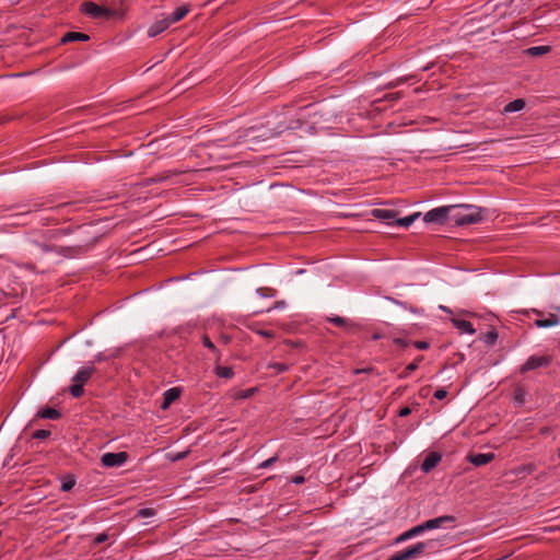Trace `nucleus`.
Listing matches in <instances>:
<instances>
[{
	"label": "nucleus",
	"mask_w": 560,
	"mask_h": 560,
	"mask_svg": "<svg viewBox=\"0 0 560 560\" xmlns=\"http://www.w3.org/2000/svg\"><path fill=\"white\" fill-rule=\"evenodd\" d=\"M80 11L83 14L97 20H108L115 15L114 10L92 1L82 2L80 5Z\"/></svg>",
	"instance_id": "nucleus-4"
},
{
	"label": "nucleus",
	"mask_w": 560,
	"mask_h": 560,
	"mask_svg": "<svg viewBox=\"0 0 560 560\" xmlns=\"http://www.w3.org/2000/svg\"><path fill=\"white\" fill-rule=\"evenodd\" d=\"M37 417L43 418V419L58 420L61 417V412L55 408L47 407V408H42L37 412Z\"/></svg>",
	"instance_id": "nucleus-21"
},
{
	"label": "nucleus",
	"mask_w": 560,
	"mask_h": 560,
	"mask_svg": "<svg viewBox=\"0 0 560 560\" xmlns=\"http://www.w3.org/2000/svg\"><path fill=\"white\" fill-rule=\"evenodd\" d=\"M34 244L38 246L43 253L55 252L58 255L65 256L67 258H74L92 249L96 244V238H93L86 243H80L71 246H50L45 243L36 242Z\"/></svg>",
	"instance_id": "nucleus-2"
},
{
	"label": "nucleus",
	"mask_w": 560,
	"mask_h": 560,
	"mask_svg": "<svg viewBox=\"0 0 560 560\" xmlns=\"http://www.w3.org/2000/svg\"><path fill=\"white\" fill-rule=\"evenodd\" d=\"M95 372V366L89 364L78 370L72 377L73 384L69 386V393L74 398H80L84 395V385L90 381Z\"/></svg>",
	"instance_id": "nucleus-3"
},
{
	"label": "nucleus",
	"mask_w": 560,
	"mask_h": 560,
	"mask_svg": "<svg viewBox=\"0 0 560 560\" xmlns=\"http://www.w3.org/2000/svg\"><path fill=\"white\" fill-rule=\"evenodd\" d=\"M560 323V318L556 314H548L546 318H537L534 325L538 328H549L557 326Z\"/></svg>",
	"instance_id": "nucleus-16"
},
{
	"label": "nucleus",
	"mask_w": 560,
	"mask_h": 560,
	"mask_svg": "<svg viewBox=\"0 0 560 560\" xmlns=\"http://www.w3.org/2000/svg\"><path fill=\"white\" fill-rule=\"evenodd\" d=\"M410 413H411V409H410L408 406H406V407H402V408L399 410L398 416H399V417H407V416H409Z\"/></svg>",
	"instance_id": "nucleus-47"
},
{
	"label": "nucleus",
	"mask_w": 560,
	"mask_h": 560,
	"mask_svg": "<svg viewBox=\"0 0 560 560\" xmlns=\"http://www.w3.org/2000/svg\"><path fill=\"white\" fill-rule=\"evenodd\" d=\"M45 202H34L31 206H28L27 209L20 211L15 214H12L10 224L15 226H22L27 224L26 217L32 212L40 211L45 207Z\"/></svg>",
	"instance_id": "nucleus-8"
},
{
	"label": "nucleus",
	"mask_w": 560,
	"mask_h": 560,
	"mask_svg": "<svg viewBox=\"0 0 560 560\" xmlns=\"http://www.w3.org/2000/svg\"><path fill=\"white\" fill-rule=\"evenodd\" d=\"M180 388L172 387L164 392L163 394V402L161 405L162 409H167L175 400H177L180 396Z\"/></svg>",
	"instance_id": "nucleus-14"
},
{
	"label": "nucleus",
	"mask_w": 560,
	"mask_h": 560,
	"mask_svg": "<svg viewBox=\"0 0 560 560\" xmlns=\"http://www.w3.org/2000/svg\"><path fill=\"white\" fill-rule=\"evenodd\" d=\"M214 374L218 377L231 378L234 375V371H233V369L231 366H221V365L218 364L214 368Z\"/></svg>",
	"instance_id": "nucleus-26"
},
{
	"label": "nucleus",
	"mask_w": 560,
	"mask_h": 560,
	"mask_svg": "<svg viewBox=\"0 0 560 560\" xmlns=\"http://www.w3.org/2000/svg\"><path fill=\"white\" fill-rule=\"evenodd\" d=\"M412 345L415 348H417L419 350H428L430 348V343L424 340H417V341L412 342Z\"/></svg>",
	"instance_id": "nucleus-40"
},
{
	"label": "nucleus",
	"mask_w": 560,
	"mask_h": 560,
	"mask_svg": "<svg viewBox=\"0 0 560 560\" xmlns=\"http://www.w3.org/2000/svg\"><path fill=\"white\" fill-rule=\"evenodd\" d=\"M327 320L338 327H343V328H353L354 325L351 324L348 319L341 317V316H332V317H328Z\"/></svg>",
	"instance_id": "nucleus-27"
},
{
	"label": "nucleus",
	"mask_w": 560,
	"mask_h": 560,
	"mask_svg": "<svg viewBox=\"0 0 560 560\" xmlns=\"http://www.w3.org/2000/svg\"><path fill=\"white\" fill-rule=\"evenodd\" d=\"M156 514V511L152 508H143V509H140L136 516L137 517H140V518H145V517H152Z\"/></svg>",
	"instance_id": "nucleus-32"
},
{
	"label": "nucleus",
	"mask_w": 560,
	"mask_h": 560,
	"mask_svg": "<svg viewBox=\"0 0 560 560\" xmlns=\"http://www.w3.org/2000/svg\"><path fill=\"white\" fill-rule=\"evenodd\" d=\"M301 126L300 120L294 121V125L287 126L288 129H296Z\"/></svg>",
	"instance_id": "nucleus-52"
},
{
	"label": "nucleus",
	"mask_w": 560,
	"mask_h": 560,
	"mask_svg": "<svg viewBox=\"0 0 560 560\" xmlns=\"http://www.w3.org/2000/svg\"><path fill=\"white\" fill-rule=\"evenodd\" d=\"M292 481L296 485H301L305 481V479L303 476H295V477H293Z\"/></svg>",
	"instance_id": "nucleus-51"
},
{
	"label": "nucleus",
	"mask_w": 560,
	"mask_h": 560,
	"mask_svg": "<svg viewBox=\"0 0 560 560\" xmlns=\"http://www.w3.org/2000/svg\"><path fill=\"white\" fill-rule=\"evenodd\" d=\"M446 396H447V390L445 388H439L433 394V397L438 400H442V399L446 398Z\"/></svg>",
	"instance_id": "nucleus-42"
},
{
	"label": "nucleus",
	"mask_w": 560,
	"mask_h": 560,
	"mask_svg": "<svg viewBox=\"0 0 560 560\" xmlns=\"http://www.w3.org/2000/svg\"><path fill=\"white\" fill-rule=\"evenodd\" d=\"M81 201H73V202H63L61 205H58L55 208H51L52 210H56L57 212H61L65 209L68 208H74V210H78L79 207H77Z\"/></svg>",
	"instance_id": "nucleus-34"
},
{
	"label": "nucleus",
	"mask_w": 560,
	"mask_h": 560,
	"mask_svg": "<svg viewBox=\"0 0 560 560\" xmlns=\"http://www.w3.org/2000/svg\"><path fill=\"white\" fill-rule=\"evenodd\" d=\"M455 521H456V518L453 515H443V516H439V517H435V518L428 520V521L423 522L420 525H421V529L424 533L425 530H431V529L440 528V527H443V526H445L447 524H454Z\"/></svg>",
	"instance_id": "nucleus-9"
},
{
	"label": "nucleus",
	"mask_w": 560,
	"mask_h": 560,
	"mask_svg": "<svg viewBox=\"0 0 560 560\" xmlns=\"http://www.w3.org/2000/svg\"><path fill=\"white\" fill-rule=\"evenodd\" d=\"M372 215L378 220L385 221L388 224H392V221H396L397 211L392 209H373Z\"/></svg>",
	"instance_id": "nucleus-13"
},
{
	"label": "nucleus",
	"mask_w": 560,
	"mask_h": 560,
	"mask_svg": "<svg viewBox=\"0 0 560 560\" xmlns=\"http://www.w3.org/2000/svg\"><path fill=\"white\" fill-rule=\"evenodd\" d=\"M108 538H109V535L107 533H101L94 537L93 542L91 544V547H96V546L107 541Z\"/></svg>",
	"instance_id": "nucleus-35"
},
{
	"label": "nucleus",
	"mask_w": 560,
	"mask_h": 560,
	"mask_svg": "<svg viewBox=\"0 0 560 560\" xmlns=\"http://www.w3.org/2000/svg\"><path fill=\"white\" fill-rule=\"evenodd\" d=\"M189 11H190L189 5H186V4L180 5L177 9H175V11L173 13L168 14L165 18L167 19V21L171 24H174V23L183 20L188 14Z\"/></svg>",
	"instance_id": "nucleus-18"
},
{
	"label": "nucleus",
	"mask_w": 560,
	"mask_h": 560,
	"mask_svg": "<svg viewBox=\"0 0 560 560\" xmlns=\"http://www.w3.org/2000/svg\"><path fill=\"white\" fill-rule=\"evenodd\" d=\"M172 24L167 21L166 18L154 22L149 28H148V36L149 37H155L166 31Z\"/></svg>",
	"instance_id": "nucleus-15"
},
{
	"label": "nucleus",
	"mask_w": 560,
	"mask_h": 560,
	"mask_svg": "<svg viewBox=\"0 0 560 560\" xmlns=\"http://www.w3.org/2000/svg\"><path fill=\"white\" fill-rule=\"evenodd\" d=\"M525 101L523 98H516L510 103H508L504 108H503V113L508 114V113H514V112H520L522 110L524 107H525Z\"/></svg>",
	"instance_id": "nucleus-24"
},
{
	"label": "nucleus",
	"mask_w": 560,
	"mask_h": 560,
	"mask_svg": "<svg viewBox=\"0 0 560 560\" xmlns=\"http://www.w3.org/2000/svg\"><path fill=\"white\" fill-rule=\"evenodd\" d=\"M75 485V479L71 476H68L61 483L60 489L65 492L70 491Z\"/></svg>",
	"instance_id": "nucleus-33"
},
{
	"label": "nucleus",
	"mask_w": 560,
	"mask_h": 560,
	"mask_svg": "<svg viewBox=\"0 0 560 560\" xmlns=\"http://www.w3.org/2000/svg\"><path fill=\"white\" fill-rule=\"evenodd\" d=\"M259 335H261L265 338H270V337L273 336V331H271V330H260Z\"/></svg>",
	"instance_id": "nucleus-49"
},
{
	"label": "nucleus",
	"mask_w": 560,
	"mask_h": 560,
	"mask_svg": "<svg viewBox=\"0 0 560 560\" xmlns=\"http://www.w3.org/2000/svg\"><path fill=\"white\" fill-rule=\"evenodd\" d=\"M129 458V454L127 452H118V453H104L101 457V463L103 466L112 468V467H120L122 466Z\"/></svg>",
	"instance_id": "nucleus-7"
},
{
	"label": "nucleus",
	"mask_w": 560,
	"mask_h": 560,
	"mask_svg": "<svg viewBox=\"0 0 560 560\" xmlns=\"http://www.w3.org/2000/svg\"><path fill=\"white\" fill-rule=\"evenodd\" d=\"M388 560H408L406 556V550H400L388 558Z\"/></svg>",
	"instance_id": "nucleus-41"
},
{
	"label": "nucleus",
	"mask_w": 560,
	"mask_h": 560,
	"mask_svg": "<svg viewBox=\"0 0 560 560\" xmlns=\"http://www.w3.org/2000/svg\"><path fill=\"white\" fill-rule=\"evenodd\" d=\"M190 451L189 450H186L184 452H179V453H176L174 455L171 456V460L172 462H179V460H183L185 459L188 455H189Z\"/></svg>",
	"instance_id": "nucleus-39"
},
{
	"label": "nucleus",
	"mask_w": 560,
	"mask_h": 560,
	"mask_svg": "<svg viewBox=\"0 0 560 560\" xmlns=\"http://www.w3.org/2000/svg\"><path fill=\"white\" fill-rule=\"evenodd\" d=\"M441 454L436 452L429 453L421 464V470L425 474L430 472L441 462Z\"/></svg>",
	"instance_id": "nucleus-12"
},
{
	"label": "nucleus",
	"mask_w": 560,
	"mask_h": 560,
	"mask_svg": "<svg viewBox=\"0 0 560 560\" xmlns=\"http://www.w3.org/2000/svg\"><path fill=\"white\" fill-rule=\"evenodd\" d=\"M441 308L444 311V312H451L448 307L446 306H441Z\"/></svg>",
	"instance_id": "nucleus-57"
},
{
	"label": "nucleus",
	"mask_w": 560,
	"mask_h": 560,
	"mask_svg": "<svg viewBox=\"0 0 560 560\" xmlns=\"http://www.w3.org/2000/svg\"><path fill=\"white\" fill-rule=\"evenodd\" d=\"M420 215V213H413L411 215H408V217H405V218H401V219H396L395 223L399 226H402V228H408L410 226L415 220Z\"/></svg>",
	"instance_id": "nucleus-28"
},
{
	"label": "nucleus",
	"mask_w": 560,
	"mask_h": 560,
	"mask_svg": "<svg viewBox=\"0 0 560 560\" xmlns=\"http://www.w3.org/2000/svg\"><path fill=\"white\" fill-rule=\"evenodd\" d=\"M551 50L550 46H533L525 50V54L530 57H540L548 54Z\"/></svg>",
	"instance_id": "nucleus-25"
},
{
	"label": "nucleus",
	"mask_w": 560,
	"mask_h": 560,
	"mask_svg": "<svg viewBox=\"0 0 560 560\" xmlns=\"http://www.w3.org/2000/svg\"><path fill=\"white\" fill-rule=\"evenodd\" d=\"M256 292L262 298H272L276 295V290L272 288H258Z\"/></svg>",
	"instance_id": "nucleus-36"
},
{
	"label": "nucleus",
	"mask_w": 560,
	"mask_h": 560,
	"mask_svg": "<svg viewBox=\"0 0 560 560\" xmlns=\"http://www.w3.org/2000/svg\"><path fill=\"white\" fill-rule=\"evenodd\" d=\"M557 310L560 311V306H558Z\"/></svg>",
	"instance_id": "nucleus-59"
},
{
	"label": "nucleus",
	"mask_w": 560,
	"mask_h": 560,
	"mask_svg": "<svg viewBox=\"0 0 560 560\" xmlns=\"http://www.w3.org/2000/svg\"><path fill=\"white\" fill-rule=\"evenodd\" d=\"M277 460H278L277 456L270 457V458L266 459L265 462H262L259 465V467L260 468H268V467L272 466V464L276 463Z\"/></svg>",
	"instance_id": "nucleus-44"
},
{
	"label": "nucleus",
	"mask_w": 560,
	"mask_h": 560,
	"mask_svg": "<svg viewBox=\"0 0 560 560\" xmlns=\"http://www.w3.org/2000/svg\"><path fill=\"white\" fill-rule=\"evenodd\" d=\"M423 530L421 529V525H417L408 530H406L405 533H402L401 535H399L396 539V542H402V541H406L415 536H418L420 534H422Z\"/></svg>",
	"instance_id": "nucleus-23"
},
{
	"label": "nucleus",
	"mask_w": 560,
	"mask_h": 560,
	"mask_svg": "<svg viewBox=\"0 0 560 560\" xmlns=\"http://www.w3.org/2000/svg\"><path fill=\"white\" fill-rule=\"evenodd\" d=\"M272 368L278 372V373H283V372H287L289 370V366L284 363H275L272 365Z\"/></svg>",
	"instance_id": "nucleus-45"
},
{
	"label": "nucleus",
	"mask_w": 560,
	"mask_h": 560,
	"mask_svg": "<svg viewBox=\"0 0 560 560\" xmlns=\"http://www.w3.org/2000/svg\"><path fill=\"white\" fill-rule=\"evenodd\" d=\"M219 342L222 345H229L231 342V337L226 334H221L219 337Z\"/></svg>",
	"instance_id": "nucleus-46"
},
{
	"label": "nucleus",
	"mask_w": 560,
	"mask_h": 560,
	"mask_svg": "<svg viewBox=\"0 0 560 560\" xmlns=\"http://www.w3.org/2000/svg\"><path fill=\"white\" fill-rule=\"evenodd\" d=\"M552 357L551 355H530L526 362L521 366L520 372L522 374L536 370L538 368H547L551 364Z\"/></svg>",
	"instance_id": "nucleus-6"
},
{
	"label": "nucleus",
	"mask_w": 560,
	"mask_h": 560,
	"mask_svg": "<svg viewBox=\"0 0 560 560\" xmlns=\"http://www.w3.org/2000/svg\"><path fill=\"white\" fill-rule=\"evenodd\" d=\"M482 208L474 205H452V223L465 226L482 220Z\"/></svg>",
	"instance_id": "nucleus-1"
},
{
	"label": "nucleus",
	"mask_w": 560,
	"mask_h": 560,
	"mask_svg": "<svg viewBox=\"0 0 560 560\" xmlns=\"http://www.w3.org/2000/svg\"><path fill=\"white\" fill-rule=\"evenodd\" d=\"M2 537V532L0 530V538Z\"/></svg>",
	"instance_id": "nucleus-58"
},
{
	"label": "nucleus",
	"mask_w": 560,
	"mask_h": 560,
	"mask_svg": "<svg viewBox=\"0 0 560 560\" xmlns=\"http://www.w3.org/2000/svg\"><path fill=\"white\" fill-rule=\"evenodd\" d=\"M51 434V432L49 430H44V429H40V430H36L33 434H32V438L33 439H36V440H45L47 438H49Z\"/></svg>",
	"instance_id": "nucleus-37"
},
{
	"label": "nucleus",
	"mask_w": 560,
	"mask_h": 560,
	"mask_svg": "<svg viewBox=\"0 0 560 560\" xmlns=\"http://www.w3.org/2000/svg\"><path fill=\"white\" fill-rule=\"evenodd\" d=\"M70 233H71L70 228H63V229H58V230L47 232V236H48V238H58L60 236L68 235Z\"/></svg>",
	"instance_id": "nucleus-31"
},
{
	"label": "nucleus",
	"mask_w": 560,
	"mask_h": 560,
	"mask_svg": "<svg viewBox=\"0 0 560 560\" xmlns=\"http://www.w3.org/2000/svg\"><path fill=\"white\" fill-rule=\"evenodd\" d=\"M494 458L493 453H477L469 454L467 459L476 467H481L489 464Z\"/></svg>",
	"instance_id": "nucleus-11"
},
{
	"label": "nucleus",
	"mask_w": 560,
	"mask_h": 560,
	"mask_svg": "<svg viewBox=\"0 0 560 560\" xmlns=\"http://www.w3.org/2000/svg\"><path fill=\"white\" fill-rule=\"evenodd\" d=\"M382 337H383V335H382V334H380V332H374V334L372 335V337H371V338H372V340H378V339H381Z\"/></svg>",
	"instance_id": "nucleus-54"
},
{
	"label": "nucleus",
	"mask_w": 560,
	"mask_h": 560,
	"mask_svg": "<svg viewBox=\"0 0 560 560\" xmlns=\"http://www.w3.org/2000/svg\"><path fill=\"white\" fill-rule=\"evenodd\" d=\"M201 343L203 345V347L209 349L215 355V361L217 362H219L221 360V357H222L221 351L211 341L210 337L207 334H203L201 336Z\"/></svg>",
	"instance_id": "nucleus-20"
},
{
	"label": "nucleus",
	"mask_w": 560,
	"mask_h": 560,
	"mask_svg": "<svg viewBox=\"0 0 560 560\" xmlns=\"http://www.w3.org/2000/svg\"><path fill=\"white\" fill-rule=\"evenodd\" d=\"M106 358L102 354V353H98L94 357V360L92 362H90V364L94 365V363L96 362H101L103 360H105Z\"/></svg>",
	"instance_id": "nucleus-48"
},
{
	"label": "nucleus",
	"mask_w": 560,
	"mask_h": 560,
	"mask_svg": "<svg viewBox=\"0 0 560 560\" xmlns=\"http://www.w3.org/2000/svg\"><path fill=\"white\" fill-rule=\"evenodd\" d=\"M498 337L499 335L495 330H490L482 336V340L488 346H493L497 342Z\"/></svg>",
	"instance_id": "nucleus-30"
},
{
	"label": "nucleus",
	"mask_w": 560,
	"mask_h": 560,
	"mask_svg": "<svg viewBox=\"0 0 560 560\" xmlns=\"http://www.w3.org/2000/svg\"><path fill=\"white\" fill-rule=\"evenodd\" d=\"M178 174L179 172L175 170L165 171L161 174L154 175L153 180H155L156 183H162Z\"/></svg>",
	"instance_id": "nucleus-29"
},
{
	"label": "nucleus",
	"mask_w": 560,
	"mask_h": 560,
	"mask_svg": "<svg viewBox=\"0 0 560 560\" xmlns=\"http://www.w3.org/2000/svg\"><path fill=\"white\" fill-rule=\"evenodd\" d=\"M532 312H533L534 314H536V315L540 316V317L544 315V313H542L541 311L536 310V308H533V310H532Z\"/></svg>",
	"instance_id": "nucleus-55"
},
{
	"label": "nucleus",
	"mask_w": 560,
	"mask_h": 560,
	"mask_svg": "<svg viewBox=\"0 0 560 560\" xmlns=\"http://www.w3.org/2000/svg\"><path fill=\"white\" fill-rule=\"evenodd\" d=\"M285 302L284 301H278L275 303V305L271 308H268V311H271L272 308H282L284 307Z\"/></svg>",
	"instance_id": "nucleus-50"
},
{
	"label": "nucleus",
	"mask_w": 560,
	"mask_h": 560,
	"mask_svg": "<svg viewBox=\"0 0 560 560\" xmlns=\"http://www.w3.org/2000/svg\"><path fill=\"white\" fill-rule=\"evenodd\" d=\"M423 360V355H418L411 363H409L405 370L398 375V378H407L410 373L415 372L419 368V363Z\"/></svg>",
	"instance_id": "nucleus-22"
},
{
	"label": "nucleus",
	"mask_w": 560,
	"mask_h": 560,
	"mask_svg": "<svg viewBox=\"0 0 560 560\" xmlns=\"http://www.w3.org/2000/svg\"><path fill=\"white\" fill-rule=\"evenodd\" d=\"M152 184H156V182H155V180H153V176H151V177H149V178H147V179L144 180V185H145V186H149V185H152Z\"/></svg>",
	"instance_id": "nucleus-53"
},
{
	"label": "nucleus",
	"mask_w": 560,
	"mask_h": 560,
	"mask_svg": "<svg viewBox=\"0 0 560 560\" xmlns=\"http://www.w3.org/2000/svg\"><path fill=\"white\" fill-rule=\"evenodd\" d=\"M399 97H400V94H399V93L392 94V98H393V100H396V98H399Z\"/></svg>",
	"instance_id": "nucleus-56"
},
{
	"label": "nucleus",
	"mask_w": 560,
	"mask_h": 560,
	"mask_svg": "<svg viewBox=\"0 0 560 560\" xmlns=\"http://www.w3.org/2000/svg\"><path fill=\"white\" fill-rule=\"evenodd\" d=\"M2 505V502L0 501V506Z\"/></svg>",
	"instance_id": "nucleus-60"
},
{
	"label": "nucleus",
	"mask_w": 560,
	"mask_h": 560,
	"mask_svg": "<svg viewBox=\"0 0 560 560\" xmlns=\"http://www.w3.org/2000/svg\"><path fill=\"white\" fill-rule=\"evenodd\" d=\"M452 323L457 329H459L463 332L469 335H474L476 332L475 328L472 327V324L469 320L454 318L452 319Z\"/></svg>",
	"instance_id": "nucleus-19"
},
{
	"label": "nucleus",
	"mask_w": 560,
	"mask_h": 560,
	"mask_svg": "<svg viewBox=\"0 0 560 560\" xmlns=\"http://www.w3.org/2000/svg\"><path fill=\"white\" fill-rule=\"evenodd\" d=\"M423 221L438 224L452 223V206L438 207L428 211L423 217Z\"/></svg>",
	"instance_id": "nucleus-5"
},
{
	"label": "nucleus",
	"mask_w": 560,
	"mask_h": 560,
	"mask_svg": "<svg viewBox=\"0 0 560 560\" xmlns=\"http://www.w3.org/2000/svg\"><path fill=\"white\" fill-rule=\"evenodd\" d=\"M90 39V36L85 33L81 32H68L66 33L61 39V44L72 43V42H88Z\"/></svg>",
	"instance_id": "nucleus-17"
},
{
	"label": "nucleus",
	"mask_w": 560,
	"mask_h": 560,
	"mask_svg": "<svg viewBox=\"0 0 560 560\" xmlns=\"http://www.w3.org/2000/svg\"><path fill=\"white\" fill-rule=\"evenodd\" d=\"M433 547L434 540L420 541L413 546L407 547L405 549L406 556L408 557V559L417 558L421 555H424L428 550L433 549Z\"/></svg>",
	"instance_id": "nucleus-10"
},
{
	"label": "nucleus",
	"mask_w": 560,
	"mask_h": 560,
	"mask_svg": "<svg viewBox=\"0 0 560 560\" xmlns=\"http://www.w3.org/2000/svg\"><path fill=\"white\" fill-rule=\"evenodd\" d=\"M393 342H394L395 345H397V346L401 347V348H406V347H408V346L410 345V341H409V340H407V339H405V338H400V337H398V338H394V339H393Z\"/></svg>",
	"instance_id": "nucleus-43"
},
{
	"label": "nucleus",
	"mask_w": 560,
	"mask_h": 560,
	"mask_svg": "<svg viewBox=\"0 0 560 560\" xmlns=\"http://www.w3.org/2000/svg\"><path fill=\"white\" fill-rule=\"evenodd\" d=\"M514 400L518 405H523L525 402V392L521 387L515 389V392H514Z\"/></svg>",
	"instance_id": "nucleus-38"
}]
</instances>
